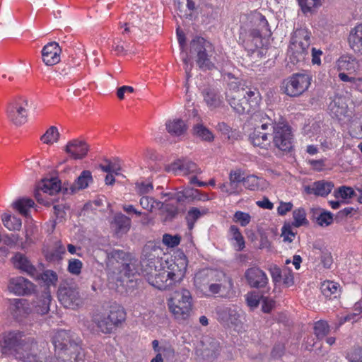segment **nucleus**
<instances>
[{"label": "nucleus", "mask_w": 362, "mask_h": 362, "mask_svg": "<svg viewBox=\"0 0 362 362\" xmlns=\"http://www.w3.org/2000/svg\"><path fill=\"white\" fill-rule=\"evenodd\" d=\"M161 250L153 243L146 244L142 251L143 275L152 286L170 289L180 284L186 274L187 260L185 256L163 259Z\"/></svg>", "instance_id": "f257e3e1"}, {"label": "nucleus", "mask_w": 362, "mask_h": 362, "mask_svg": "<svg viewBox=\"0 0 362 362\" xmlns=\"http://www.w3.org/2000/svg\"><path fill=\"white\" fill-rule=\"evenodd\" d=\"M225 95L230 107L238 115L255 110L261 100L260 94L256 88H247L238 78L228 83Z\"/></svg>", "instance_id": "f03ea898"}, {"label": "nucleus", "mask_w": 362, "mask_h": 362, "mask_svg": "<svg viewBox=\"0 0 362 362\" xmlns=\"http://www.w3.org/2000/svg\"><path fill=\"white\" fill-rule=\"evenodd\" d=\"M5 346L13 351L16 359L23 362H42L36 341L21 332H10L4 337Z\"/></svg>", "instance_id": "7ed1b4c3"}, {"label": "nucleus", "mask_w": 362, "mask_h": 362, "mask_svg": "<svg viewBox=\"0 0 362 362\" xmlns=\"http://www.w3.org/2000/svg\"><path fill=\"white\" fill-rule=\"evenodd\" d=\"M55 356L62 362H77L81 355L78 339H74L65 330H59L52 337Z\"/></svg>", "instance_id": "20e7f679"}, {"label": "nucleus", "mask_w": 362, "mask_h": 362, "mask_svg": "<svg viewBox=\"0 0 362 362\" xmlns=\"http://www.w3.org/2000/svg\"><path fill=\"white\" fill-rule=\"evenodd\" d=\"M310 33L303 28L294 32L288 49L290 63L295 65L305 60L310 45Z\"/></svg>", "instance_id": "39448f33"}, {"label": "nucleus", "mask_w": 362, "mask_h": 362, "mask_svg": "<svg viewBox=\"0 0 362 362\" xmlns=\"http://www.w3.org/2000/svg\"><path fill=\"white\" fill-rule=\"evenodd\" d=\"M125 317L123 309L112 308L109 312L95 313L92 320L100 332L108 334L119 327L125 320Z\"/></svg>", "instance_id": "423d86ee"}, {"label": "nucleus", "mask_w": 362, "mask_h": 362, "mask_svg": "<svg viewBox=\"0 0 362 362\" xmlns=\"http://www.w3.org/2000/svg\"><path fill=\"white\" fill-rule=\"evenodd\" d=\"M190 53L196 57L197 64L201 69L210 70L214 68L211 59L214 54L213 46L203 37H196L191 41Z\"/></svg>", "instance_id": "0eeeda50"}, {"label": "nucleus", "mask_w": 362, "mask_h": 362, "mask_svg": "<svg viewBox=\"0 0 362 362\" xmlns=\"http://www.w3.org/2000/svg\"><path fill=\"white\" fill-rule=\"evenodd\" d=\"M168 307L176 319L186 320L192 310L190 292L185 288L175 291L169 300Z\"/></svg>", "instance_id": "6e6552de"}, {"label": "nucleus", "mask_w": 362, "mask_h": 362, "mask_svg": "<svg viewBox=\"0 0 362 362\" xmlns=\"http://www.w3.org/2000/svg\"><path fill=\"white\" fill-rule=\"evenodd\" d=\"M311 81V76L305 72L293 74L283 81L281 89L290 97H298L308 90Z\"/></svg>", "instance_id": "1a4fd4ad"}, {"label": "nucleus", "mask_w": 362, "mask_h": 362, "mask_svg": "<svg viewBox=\"0 0 362 362\" xmlns=\"http://www.w3.org/2000/svg\"><path fill=\"white\" fill-rule=\"evenodd\" d=\"M273 144L280 151L288 152L293 148V136L291 128L285 122H273Z\"/></svg>", "instance_id": "9d476101"}, {"label": "nucleus", "mask_w": 362, "mask_h": 362, "mask_svg": "<svg viewBox=\"0 0 362 362\" xmlns=\"http://www.w3.org/2000/svg\"><path fill=\"white\" fill-rule=\"evenodd\" d=\"M28 100L25 98H18L11 100L6 107V116L15 126L21 127L28 120Z\"/></svg>", "instance_id": "9b49d317"}, {"label": "nucleus", "mask_w": 362, "mask_h": 362, "mask_svg": "<svg viewBox=\"0 0 362 362\" xmlns=\"http://www.w3.org/2000/svg\"><path fill=\"white\" fill-rule=\"evenodd\" d=\"M221 352L220 343L216 339L206 336L196 349V354L207 362L214 361Z\"/></svg>", "instance_id": "f8f14e48"}, {"label": "nucleus", "mask_w": 362, "mask_h": 362, "mask_svg": "<svg viewBox=\"0 0 362 362\" xmlns=\"http://www.w3.org/2000/svg\"><path fill=\"white\" fill-rule=\"evenodd\" d=\"M261 122H262L261 126L254 129L249 139L254 146L267 148L270 145L271 141L268 137L269 133L263 131L269 128L272 129V119L269 115H265L264 117H262Z\"/></svg>", "instance_id": "ddd939ff"}, {"label": "nucleus", "mask_w": 362, "mask_h": 362, "mask_svg": "<svg viewBox=\"0 0 362 362\" xmlns=\"http://www.w3.org/2000/svg\"><path fill=\"white\" fill-rule=\"evenodd\" d=\"M254 21L256 27L250 30L248 40H250L254 47L257 48L262 45V37L269 36L271 33L264 16L259 13L255 16Z\"/></svg>", "instance_id": "4468645a"}, {"label": "nucleus", "mask_w": 362, "mask_h": 362, "mask_svg": "<svg viewBox=\"0 0 362 362\" xmlns=\"http://www.w3.org/2000/svg\"><path fill=\"white\" fill-rule=\"evenodd\" d=\"M58 298L65 308L73 310L79 308L83 304V299L80 296L78 289L74 286L59 288Z\"/></svg>", "instance_id": "2eb2a0df"}, {"label": "nucleus", "mask_w": 362, "mask_h": 362, "mask_svg": "<svg viewBox=\"0 0 362 362\" xmlns=\"http://www.w3.org/2000/svg\"><path fill=\"white\" fill-rule=\"evenodd\" d=\"M165 170L175 175H199L202 173L200 168L193 161L187 159H178L165 167Z\"/></svg>", "instance_id": "dca6fc26"}, {"label": "nucleus", "mask_w": 362, "mask_h": 362, "mask_svg": "<svg viewBox=\"0 0 362 362\" xmlns=\"http://www.w3.org/2000/svg\"><path fill=\"white\" fill-rule=\"evenodd\" d=\"M13 261L15 267L26 272L35 279L44 280L45 271L43 268H40L39 269L35 268L24 255L16 253L13 257Z\"/></svg>", "instance_id": "f3484780"}, {"label": "nucleus", "mask_w": 362, "mask_h": 362, "mask_svg": "<svg viewBox=\"0 0 362 362\" xmlns=\"http://www.w3.org/2000/svg\"><path fill=\"white\" fill-rule=\"evenodd\" d=\"M35 286L28 279L18 276L11 278L8 284V290L16 296H30L34 293Z\"/></svg>", "instance_id": "a211bd4d"}, {"label": "nucleus", "mask_w": 362, "mask_h": 362, "mask_svg": "<svg viewBox=\"0 0 362 362\" xmlns=\"http://www.w3.org/2000/svg\"><path fill=\"white\" fill-rule=\"evenodd\" d=\"M245 278L251 288H263L269 283L267 274L259 267H253L247 269L245 272Z\"/></svg>", "instance_id": "6ab92c4d"}, {"label": "nucleus", "mask_w": 362, "mask_h": 362, "mask_svg": "<svg viewBox=\"0 0 362 362\" xmlns=\"http://www.w3.org/2000/svg\"><path fill=\"white\" fill-rule=\"evenodd\" d=\"M233 284L230 277L225 273L217 271L214 276V281H211L207 288V293L211 294H218L231 290Z\"/></svg>", "instance_id": "aec40b11"}, {"label": "nucleus", "mask_w": 362, "mask_h": 362, "mask_svg": "<svg viewBox=\"0 0 362 362\" xmlns=\"http://www.w3.org/2000/svg\"><path fill=\"white\" fill-rule=\"evenodd\" d=\"M218 318L229 327H238L241 323V310L235 307L223 308L217 311Z\"/></svg>", "instance_id": "412c9836"}, {"label": "nucleus", "mask_w": 362, "mask_h": 362, "mask_svg": "<svg viewBox=\"0 0 362 362\" xmlns=\"http://www.w3.org/2000/svg\"><path fill=\"white\" fill-rule=\"evenodd\" d=\"M130 255L121 250H113L107 253V265L113 266L115 262L121 263L123 269L128 272L129 275L133 270L131 269L132 262L130 259Z\"/></svg>", "instance_id": "4be33fe9"}, {"label": "nucleus", "mask_w": 362, "mask_h": 362, "mask_svg": "<svg viewBox=\"0 0 362 362\" xmlns=\"http://www.w3.org/2000/svg\"><path fill=\"white\" fill-rule=\"evenodd\" d=\"M9 301L10 313L15 320L21 321L30 313V308L26 299L14 298Z\"/></svg>", "instance_id": "5701e85b"}, {"label": "nucleus", "mask_w": 362, "mask_h": 362, "mask_svg": "<svg viewBox=\"0 0 362 362\" xmlns=\"http://www.w3.org/2000/svg\"><path fill=\"white\" fill-rule=\"evenodd\" d=\"M64 151L74 159H82L88 153V146L83 140L72 139L66 144Z\"/></svg>", "instance_id": "b1692460"}, {"label": "nucleus", "mask_w": 362, "mask_h": 362, "mask_svg": "<svg viewBox=\"0 0 362 362\" xmlns=\"http://www.w3.org/2000/svg\"><path fill=\"white\" fill-rule=\"evenodd\" d=\"M217 270L204 269L196 273L194 279V286L204 293H207V288L211 281H214Z\"/></svg>", "instance_id": "393cba45"}, {"label": "nucleus", "mask_w": 362, "mask_h": 362, "mask_svg": "<svg viewBox=\"0 0 362 362\" xmlns=\"http://www.w3.org/2000/svg\"><path fill=\"white\" fill-rule=\"evenodd\" d=\"M111 227L117 236H122L128 233L131 228L132 221L122 213H117L111 221Z\"/></svg>", "instance_id": "a878e982"}, {"label": "nucleus", "mask_w": 362, "mask_h": 362, "mask_svg": "<svg viewBox=\"0 0 362 362\" xmlns=\"http://www.w3.org/2000/svg\"><path fill=\"white\" fill-rule=\"evenodd\" d=\"M334 185L332 182L320 180L315 182L310 186L305 187V191L308 194H315L317 196L325 197L330 193Z\"/></svg>", "instance_id": "bb28decb"}, {"label": "nucleus", "mask_w": 362, "mask_h": 362, "mask_svg": "<svg viewBox=\"0 0 362 362\" xmlns=\"http://www.w3.org/2000/svg\"><path fill=\"white\" fill-rule=\"evenodd\" d=\"M93 182V178L91 172L90 170H83L71 185L69 190L71 194H74L77 191L87 188Z\"/></svg>", "instance_id": "cd10ccee"}, {"label": "nucleus", "mask_w": 362, "mask_h": 362, "mask_svg": "<svg viewBox=\"0 0 362 362\" xmlns=\"http://www.w3.org/2000/svg\"><path fill=\"white\" fill-rule=\"evenodd\" d=\"M62 48L54 41L47 42V66H54L61 60Z\"/></svg>", "instance_id": "c85d7f7f"}, {"label": "nucleus", "mask_w": 362, "mask_h": 362, "mask_svg": "<svg viewBox=\"0 0 362 362\" xmlns=\"http://www.w3.org/2000/svg\"><path fill=\"white\" fill-rule=\"evenodd\" d=\"M348 40L350 47L354 52L362 55V24L351 30Z\"/></svg>", "instance_id": "c756f323"}, {"label": "nucleus", "mask_w": 362, "mask_h": 362, "mask_svg": "<svg viewBox=\"0 0 362 362\" xmlns=\"http://www.w3.org/2000/svg\"><path fill=\"white\" fill-rule=\"evenodd\" d=\"M204 100L210 110L220 107L223 104L221 96L214 90L207 88L203 91Z\"/></svg>", "instance_id": "7c9ffc66"}, {"label": "nucleus", "mask_w": 362, "mask_h": 362, "mask_svg": "<svg viewBox=\"0 0 362 362\" xmlns=\"http://www.w3.org/2000/svg\"><path fill=\"white\" fill-rule=\"evenodd\" d=\"M168 132L173 136H180L186 132L187 127L185 122L180 119L168 120L165 123Z\"/></svg>", "instance_id": "2f4dec72"}, {"label": "nucleus", "mask_w": 362, "mask_h": 362, "mask_svg": "<svg viewBox=\"0 0 362 362\" xmlns=\"http://www.w3.org/2000/svg\"><path fill=\"white\" fill-rule=\"evenodd\" d=\"M338 70L347 71L349 74L354 73L358 66V62L351 56H342L337 62Z\"/></svg>", "instance_id": "473e14b6"}, {"label": "nucleus", "mask_w": 362, "mask_h": 362, "mask_svg": "<svg viewBox=\"0 0 362 362\" xmlns=\"http://www.w3.org/2000/svg\"><path fill=\"white\" fill-rule=\"evenodd\" d=\"M34 204L35 203L32 199L23 197L13 202L12 206L21 215L27 216L30 209L33 207Z\"/></svg>", "instance_id": "72a5a7b5"}, {"label": "nucleus", "mask_w": 362, "mask_h": 362, "mask_svg": "<svg viewBox=\"0 0 362 362\" xmlns=\"http://www.w3.org/2000/svg\"><path fill=\"white\" fill-rule=\"evenodd\" d=\"M69 189L62 187V182L57 176H53L48 178L47 177V193L55 194L62 191L63 194L68 193Z\"/></svg>", "instance_id": "f704fd0d"}, {"label": "nucleus", "mask_w": 362, "mask_h": 362, "mask_svg": "<svg viewBox=\"0 0 362 362\" xmlns=\"http://www.w3.org/2000/svg\"><path fill=\"white\" fill-rule=\"evenodd\" d=\"M4 226L9 230H20L22 226L21 219L10 214L4 213L1 215Z\"/></svg>", "instance_id": "c9c22d12"}, {"label": "nucleus", "mask_w": 362, "mask_h": 362, "mask_svg": "<svg viewBox=\"0 0 362 362\" xmlns=\"http://www.w3.org/2000/svg\"><path fill=\"white\" fill-rule=\"evenodd\" d=\"M322 293L326 298H331L334 296L336 298L340 293V287L338 283L332 281H324L320 286Z\"/></svg>", "instance_id": "e433bc0d"}, {"label": "nucleus", "mask_w": 362, "mask_h": 362, "mask_svg": "<svg viewBox=\"0 0 362 362\" xmlns=\"http://www.w3.org/2000/svg\"><path fill=\"white\" fill-rule=\"evenodd\" d=\"M265 180L255 175H249L245 177L243 185L250 190H259L264 188Z\"/></svg>", "instance_id": "4c0bfd02"}, {"label": "nucleus", "mask_w": 362, "mask_h": 362, "mask_svg": "<svg viewBox=\"0 0 362 362\" xmlns=\"http://www.w3.org/2000/svg\"><path fill=\"white\" fill-rule=\"evenodd\" d=\"M139 204L144 209L149 212H153L156 209H161L163 204L148 196H142L139 200Z\"/></svg>", "instance_id": "58836bf2"}, {"label": "nucleus", "mask_w": 362, "mask_h": 362, "mask_svg": "<svg viewBox=\"0 0 362 362\" xmlns=\"http://www.w3.org/2000/svg\"><path fill=\"white\" fill-rule=\"evenodd\" d=\"M194 134L206 141H211L214 140V134L212 132L202 124L194 125L193 128Z\"/></svg>", "instance_id": "ea45409f"}, {"label": "nucleus", "mask_w": 362, "mask_h": 362, "mask_svg": "<svg viewBox=\"0 0 362 362\" xmlns=\"http://www.w3.org/2000/svg\"><path fill=\"white\" fill-rule=\"evenodd\" d=\"M303 13H311L322 5V0H298Z\"/></svg>", "instance_id": "a19ab883"}, {"label": "nucleus", "mask_w": 362, "mask_h": 362, "mask_svg": "<svg viewBox=\"0 0 362 362\" xmlns=\"http://www.w3.org/2000/svg\"><path fill=\"white\" fill-rule=\"evenodd\" d=\"M329 110L333 116L339 118L346 113V106L341 103V99L334 100L329 104Z\"/></svg>", "instance_id": "79ce46f5"}, {"label": "nucleus", "mask_w": 362, "mask_h": 362, "mask_svg": "<svg viewBox=\"0 0 362 362\" xmlns=\"http://www.w3.org/2000/svg\"><path fill=\"white\" fill-rule=\"evenodd\" d=\"M61 134L56 126H50L47 129V145L53 146L59 143Z\"/></svg>", "instance_id": "37998d69"}, {"label": "nucleus", "mask_w": 362, "mask_h": 362, "mask_svg": "<svg viewBox=\"0 0 362 362\" xmlns=\"http://www.w3.org/2000/svg\"><path fill=\"white\" fill-rule=\"evenodd\" d=\"M45 177L41 178L34 189V197L40 204H45Z\"/></svg>", "instance_id": "c03bdc74"}, {"label": "nucleus", "mask_w": 362, "mask_h": 362, "mask_svg": "<svg viewBox=\"0 0 362 362\" xmlns=\"http://www.w3.org/2000/svg\"><path fill=\"white\" fill-rule=\"evenodd\" d=\"M230 232L232 235V239L236 242L235 247H237V250H242L245 247V240L239 228L236 226H231Z\"/></svg>", "instance_id": "a18cd8bd"}, {"label": "nucleus", "mask_w": 362, "mask_h": 362, "mask_svg": "<svg viewBox=\"0 0 362 362\" xmlns=\"http://www.w3.org/2000/svg\"><path fill=\"white\" fill-rule=\"evenodd\" d=\"M293 217L294 221L292 223V226L296 228L308 223V221L306 219V214L303 209H298L294 210L293 212Z\"/></svg>", "instance_id": "49530a36"}, {"label": "nucleus", "mask_w": 362, "mask_h": 362, "mask_svg": "<svg viewBox=\"0 0 362 362\" xmlns=\"http://www.w3.org/2000/svg\"><path fill=\"white\" fill-rule=\"evenodd\" d=\"M315 334L318 339H322L327 336L329 332V327L327 322L320 320L315 322L314 326Z\"/></svg>", "instance_id": "de8ad7c7"}, {"label": "nucleus", "mask_w": 362, "mask_h": 362, "mask_svg": "<svg viewBox=\"0 0 362 362\" xmlns=\"http://www.w3.org/2000/svg\"><path fill=\"white\" fill-rule=\"evenodd\" d=\"M272 281L275 286L281 282L282 280V271L281 268L275 264H270L267 267Z\"/></svg>", "instance_id": "09e8293b"}, {"label": "nucleus", "mask_w": 362, "mask_h": 362, "mask_svg": "<svg viewBox=\"0 0 362 362\" xmlns=\"http://www.w3.org/2000/svg\"><path fill=\"white\" fill-rule=\"evenodd\" d=\"M202 213L197 208H191L186 216V220L189 229L192 230L196 221L202 216Z\"/></svg>", "instance_id": "8fccbe9b"}, {"label": "nucleus", "mask_w": 362, "mask_h": 362, "mask_svg": "<svg viewBox=\"0 0 362 362\" xmlns=\"http://www.w3.org/2000/svg\"><path fill=\"white\" fill-rule=\"evenodd\" d=\"M135 189L137 194L140 196H145V194L153 192V186L151 182L141 181L136 183Z\"/></svg>", "instance_id": "3c124183"}, {"label": "nucleus", "mask_w": 362, "mask_h": 362, "mask_svg": "<svg viewBox=\"0 0 362 362\" xmlns=\"http://www.w3.org/2000/svg\"><path fill=\"white\" fill-rule=\"evenodd\" d=\"M65 253V247L58 242L56 245L55 249L50 252L49 255L47 254V260L52 261L59 260L62 259V255Z\"/></svg>", "instance_id": "603ef678"}, {"label": "nucleus", "mask_w": 362, "mask_h": 362, "mask_svg": "<svg viewBox=\"0 0 362 362\" xmlns=\"http://www.w3.org/2000/svg\"><path fill=\"white\" fill-rule=\"evenodd\" d=\"M45 295L44 293H42L40 296H37L35 299L33 301V305L35 308V310L41 315H44L45 313Z\"/></svg>", "instance_id": "864d4df0"}, {"label": "nucleus", "mask_w": 362, "mask_h": 362, "mask_svg": "<svg viewBox=\"0 0 362 362\" xmlns=\"http://www.w3.org/2000/svg\"><path fill=\"white\" fill-rule=\"evenodd\" d=\"M354 194V191L351 187L341 186L334 192L336 198H341L343 199L351 198Z\"/></svg>", "instance_id": "5fc2aeb1"}, {"label": "nucleus", "mask_w": 362, "mask_h": 362, "mask_svg": "<svg viewBox=\"0 0 362 362\" xmlns=\"http://www.w3.org/2000/svg\"><path fill=\"white\" fill-rule=\"evenodd\" d=\"M233 221L239 223L241 226H246L250 222L251 216L247 213L238 211L235 213Z\"/></svg>", "instance_id": "6e6d98bb"}, {"label": "nucleus", "mask_w": 362, "mask_h": 362, "mask_svg": "<svg viewBox=\"0 0 362 362\" xmlns=\"http://www.w3.org/2000/svg\"><path fill=\"white\" fill-rule=\"evenodd\" d=\"M180 236L178 235H172L170 234H164L163 235V243L168 247H174L180 243Z\"/></svg>", "instance_id": "4d7b16f0"}, {"label": "nucleus", "mask_w": 362, "mask_h": 362, "mask_svg": "<svg viewBox=\"0 0 362 362\" xmlns=\"http://www.w3.org/2000/svg\"><path fill=\"white\" fill-rule=\"evenodd\" d=\"M260 299H262V296L260 297L258 293L255 291L250 292L245 295L247 305L251 308H257L259 303Z\"/></svg>", "instance_id": "13d9d810"}, {"label": "nucleus", "mask_w": 362, "mask_h": 362, "mask_svg": "<svg viewBox=\"0 0 362 362\" xmlns=\"http://www.w3.org/2000/svg\"><path fill=\"white\" fill-rule=\"evenodd\" d=\"M82 262L78 259H71L69 262L68 271L75 275L81 273L82 269Z\"/></svg>", "instance_id": "bf43d9fd"}, {"label": "nucleus", "mask_w": 362, "mask_h": 362, "mask_svg": "<svg viewBox=\"0 0 362 362\" xmlns=\"http://www.w3.org/2000/svg\"><path fill=\"white\" fill-rule=\"evenodd\" d=\"M291 226L289 223L284 224L281 229V237L284 242L291 243L295 237V233L292 230Z\"/></svg>", "instance_id": "052dcab7"}, {"label": "nucleus", "mask_w": 362, "mask_h": 362, "mask_svg": "<svg viewBox=\"0 0 362 362\" xmlns=\"http://www.w3.org/2000/svg\"><path fill=\"white\" fill-rule=\"evenodd\" d=\"M333 221L332 215L330 212H321L317 218V223L321 226H327L332 223Z\"/></svg>", "instance_id": "680f3d73"}, {"label": "nucleus", "mask_w": 362, "mask_h": 362, "mask_svg": "<svg viewBox=\"0 0 362 362\" xmlns=\"http://www.w3.org/2000/svg\"><path fill=\"white\" fill-rule=\"evenodd\" d=\"M18 240L19 236L16 234L4 235L0 240V241H1L4 245L11 247L16 245Z\"/></svg>", "instance_id": "e2e57ef3"}, {"label": "nucleus", "mask_w": 362, "mask_h": 362, "mask_svg": "<svg viewBox=\"0 0 362 362\" xmlns=\"http://www.w3.org/2000/svg\"><path fill=\"white\" fill-rule=\"evenodd\" d=\"M349 362H362V348H356L347 355Z\"/></svg>", "instance_id": "0e129e2a"}, {"label": "nucleus", "mask_w": 362, "mask_h": 362, "mask_svg": "<svg viewBox=\"0 0 362 362\" xmlns=\"http://www.w3.org/2000/svg\"><path fill=\"white\" fill-rule=\"evenodd\" d=\"M152 346L153 350L156 353H163V356H165L167 354H173V350L170 346H159V342L158 340H153L152 342Z\"/></svg>", "instance_id": "69168bd1"}, {"label": "nucleus", "mask_w": 362, "mask_h": 362, "mask_svg": "<svg viewBox=\"0 0 362 362\" xmlns=\"http://www.w3.org/2000/svg\"><path fill=\"white\" fill-rule=\"evenodd\" d=\"M262 311L266 313L271 312L274 306V301L269 297L262 296Z\"/></svg>", "instance_id": "338daca9"}, {"label": "nucleus", "mask_w": 362, "mask_h": 362, "mask_svg": "<svg viewBox=\"0 0 362 362\" xmlns=\"http://www.w3.org/2000/svg\"><path fill=\"white\" fill-rule=\"evenodd\" d=\"M53 213L54 216H56V219L61 221L64 216H65V211H64V207L62 204H55L53 206Z\"/></svg>", "instance_id": "774afa93"}]
</instances>
